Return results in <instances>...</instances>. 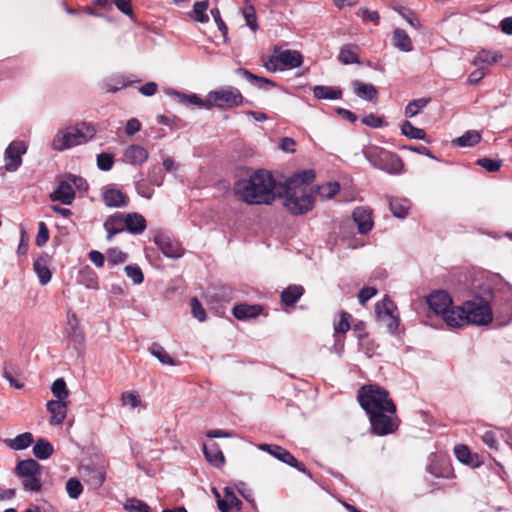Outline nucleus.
Wrapping results in <instances>:
<instances>
[{
    "instance_id": "1",
    "label": "nucleus",
    "mask_w": 512,
    "mask_h": 512,
    "mask_svg": "<svg viewBox=\"0 0 512 512\" xmlns=\"http://www.w3.org/2000/svg\"><path fill=\"white\" fill-rule=\"evenodd\" d=\"M233 192L250 205L271 204L277 195H282L272 174L263 170L253 173L249 178L236 181Z\"/></svg>"
},
{
    "instance_id": "2",
    "label": "nucleus",
    "mask_w": 512,
    "mask_h": 512,
    "mask_svg": "<svg viewBox=\"0 0 512 512\" xmlns=\"http://www.w3.org/2000/svg\"><path fill=\"white\" fill-rule=\"evenodd\" d=\"M315 174L305 170L294 174L286 180L283 190L284 206L292 215H302L311 211L315 199L307 184L312 182Z\"/></svg>"
},
{
    "instance_id": "3",
    "label": "nucleus",
    "mask_w": 512,
    "mask_h": 512,
    "mask_svg": "<svg viewBox=\"0 0 512 512\" xmlns=\"http://www.w3.org/2000/svg\"><path fill=\"white\" fill-rule=\"evenodd\" d=\"M358 400L361 407L369 415L374 412L396 413V406L389 393L379 385H364L358 391Z\"/></svg>"
},
{
    "instance_id": "4",
    "label": "nucleus",
    "mask_w": 512,
    "mask_h": 512,
    "mask_svg": "<svg viewBox=\"0 0 512 512\" xmlns=\"http://www.w3.org/2000/svg\"><path fill=\"white\" fill-rule=\"evenodd\" d=\"M95 133L96 130L92 125L80 122L59 130L53 138L51 146L55 151H63L88 142L95 136Z\"/></svg>"
},
{
    "instance_id": "5",
    "label": "nucleus",
    "mask_w": 512,
    "mask_h": 512,
    "mask_svg": "<svg viewBox=\"0 0 512 512\" xmlns=\"http://www.w3.org/2000/svg\"><path fill=\"white\" fill-rule=\"evenodd\" d=\"M464 310H458V322L454 318H449V323L455 327H462L467 324L487 325L492 321V310L489 303L481 298H475L471 301H465Z\"/></svg>"
},
{
    "instance_id": "6",
    "label": "nucleus",
    "mask_w": 512,
    "mask_h": 512,
    "mask_svg": "<svg viewBox=\"0 0 512 512\" xmlns=\"http://www.w3.org/2000/svg\"><path fill=\"white\" fill-rule=\"evenodd\" d=\"M366 159L375 168L389 174H401L403 162L399 156L380 147H371L365 152Z\"/></svg>"
},
{
    "instance_id": "7",
    "label": "nucleus",
    "mask_w": 512,
    "mask_h": 512,
    "mask_svg": "<svg viewBox=\"0 0 512 512\" xmlns=\"http://www.w3.org/2000/svg\"><path fill=\"white\" fill-rule=\"evenodd\" d=\"M207 108L213 106L219 108L237 107L243 102V96L235 87H226L219 90L210 91L207 95Z\"/></svg>"
},
{
    "instance_id": "8",
    "label": "nucleus",
    "mask_w": 512,
    "mask_h": 512,
    "mask_svg": "<svg viewBox=\"0 0 512 512\" xmlns=\"http://www.w3.org/2000/svg\"><path fill=\"white\" fill-rule=\"evenodd\" d=\"M396 413L374 412L369 414L372 431L379 436L391 434L398 428Z\"/></svg>"
},
{
    "instance_id": "9",
    "label": "nucleus",
    "mask_w": 512,
    "mask_h": 512,
    "mask_svg": "<svg viewBox=\"0 0 512 512\" xmlns=\"http://www.w3.org/2000/svg\"><path fill=\"white\" fill-rule=\"evenodd\" d=\"M27 152V145L23 141H12L4 152V169L15 172L22 164V156Z\"/></svg>"
},
{
    "instance_id": "10",
    "label": "nucleus",
    "mask_w": 512,
    "mask_h": 512,
    "mask_svg": "<svg viewBox=\"0 0 512 512\" xmlns=\"http://www.w3.org/2000/svg\"><path fill=\"white\" fill-rule=\"evenodd\" d=\"M153 240L161 252L168 258L177 259L184 254L181 244L164 233L156 234Z\"/></svg>"
},
{
    "instance_id": "11",
    "label": "nucleus",
    "mask_w": 512,
    "mask_h": 512,
    "mask_svg": "<svg viewBox=\"0 0 512 512\" xmlns=\"http://www.w3.org/2000/svg\"><path fill=\"white\" fill-rule=\"evenodd\" d=\"M452 303L450 294L443 290L434 291L427 298L429 308L441 316L452 307Z\"/></svg>"
},
{
    "instance_id": "12",
    "label": "nucleus",
    "mask_w": 512,
    "mask_h": 512,
    "mask_svg": "<svg viewBox=\"0 0 512 512\" xmlns=\"http://www.w3.org/2000/svg\"><path fill=\"white\" fill-rule=\"evenodd\" d=\"M148 157L149 153L143 146L131 144L124 149L122 161L133 166H141L147 161Z\"/></svg>"
},
{
    "instance_id": "13",
    "label": "nucleus",
    "mask_w": 512,
    "mask_h": 512,
    "mask_svg": "<svg viewBox=\"0 0 512 512\" xmlns=\"http://www.w3.org/2000/svg\"><path fill=\"white\" fill-rule=\"evenodd\" d=\"M49 197L52 201H59L63 205H71L75 199V191L72 184L64 179L59 182Z\"/></svg>"
},
{
    "instance_id": "14",
    "label": "nucleus",
    "mask_w": 512,
    "mask_h": 512,
    "mask_svg": "<svg viewBox=\"0 0 512 512\" xmlns=\"http://www.w3.org/2000/svg\"><path fill=\"white\" fill-rule=\"evenodd\" d=\"M102 200L109 208H121L128 205V197L116 188H106L102 193Z\"/></svg>"
},
{
    "instance_id": "15",
    "label": "nucleus",
    "mask_w": 512,
    "mask_h": 512,
    "mask_svg": "<svg viewBox=\"0 0 512 512\" xmlns=\"http://www.w3.org/2000/svg\"><path fill=\"white\" fill-rule=\"evenodd\" d=\"M125 224V213L117 212L110 215L104 222L107 239L111 241L116 234L125 231Z\"/></svg>"
},
{
    "instance_id": "16",
    "label": "nucleus",
    "mask_w": 512,
    "mask_h": 512,
    "mask_svg": "<svg viewBox=\"0 0 512 512\" xmlns=\"http://www.w3.org/2000/svg\"><path fill=\"white\" fill-rule=\"evenodd\" d=\"M47 410L51 414L50 424L60 425L67 416V402L62 400H50L46 404Z\"/></svg>"
},
{
    "instance_id": "17",
    "label": "nucleus",
    "mask_w": 512,
    "mask_h": 512,
    "mask_svg": "<svg viewBox=\"0 0 512 512\" xmlns=\"http://www.w3.org/2000/svg\"><path fill=\"white\" fill-rule=\"evenodd\" d=\"M360 234L368 233L373 227L371 212L364 207H357L352 214Z\"/></svg>"
},
{
    "instance_id": "18",
    "label": "nucleus",
    "mask_w": 512,
    "mask_h": 512,
    "mask_svg": "<svg viewBox=\"0 0 512 512\" xmlns=\"http://www.w3.org/2000/svg\"><path fill=\"white\" fill-rule=\"evenodd\" d=\"M34 271L39 279L41 285H47L52 277L49 269V257L47 254L39 256L33 264Z\"/></svg>"
},
{
    "instance_id": "19",
    "label": "nucleus",
    "mask_w": 512,
    "mask_h": 512,
    "mask_svg": "<svg viewBox=\"0 0 512 512\" xmlns=\"http://www.w3.org/2000/svg\"><path fill=\"white\" fill-rule=\"evenodd\" d=\"M274 53L278 54V60H280V64L283 67L296 68L303 62L302 55L295 50L280 51L278 48H275Z\"/></svg>"
},
{
    "instance_id": "20",
    "label": "nucleus",
    "mask_w": 512,
    "mask_h": 512,
    "mask_svg": "<svg viewBox=\"0 0 512 512\" xmlns=\"http://www.w3.org/2000/svg\"><path fill=\"white\" fill-rule=\"evenodd\" d=\"M125 231L131 234H141L147 227L145 218L136 212L125 213Z\"/></svg>"
},
{
    "instance_id": "21",
    "label": "nucleus",
    "mask_w": 512,
    "mask_h": 512,
    "mask_svg": "<svg viewBox=\"0 0 512 512\" xmlns=\"http://www.w3.org/2000/svg\"><path fill=\"white\" fill-rule=\"evenodd\" d=\"M241 501L236 497L231 488L224 489V498L218 499L217 507L221 512H231L234 508L236 511L241 509Z\"/></svg>"
},
{
    "instance_id": "22",
    "label": "nucleus",
    "mask_w": 512,
    "mask_h": 512,
    "mask_svg": "<svg viewBox=\"0 0 512 512\" xmlns=\"http://www.w3.org/2000/svg\"><path fill=\"white\" fill-rule=\"evenodd\" d=\"M15 473L20 477L41 475L42 467L36 460L26 459L17 463Z\"/></svg>"
},
{
    "instance_id": "23",
    "label": "nucleus",
    "mask_w": 512,
    "mask_h": 512,
    "mask_svg": "<svg viewBox=\"0 0 512 512\" xmlns=\"http://www.w3.org/2000/svg\"><path fill=\"white\" fill-rule=\"evenodd\" d=\"M258 448L262 451L268 452L270 455L274 456L287 465L291 462L296 463V458L288 450L281 446L272 444H259Z\"/></svg>"
},
{
    "instance_id": "24",
    "label": "nucleus",
    "mask_w": 512,
    "mask_h": 512,
    "mask_svg": "<svg viewBox=\"0 0 512 512\" xmlns=\"http://www.w3.org/2000/svg\"><path fill=\"white\" fill-rule=\"evenodd\" d=\"M203 452L207 461L215 467H220L224 464L225 458L217 444L203 446Z\"/></svg>"
},
{
    "instance_id": "25",
    "label": "nucleus",
    "mask_w": 512,
    "mask_h": 512,
    "mask_svg": "<svg viewBox=\"0 0 512 512\" xmlns=\"http://www.w3.org/2000/svg\"><path fill=\"white\" fill-rule=\"evenodd\" d=\"M355 94L368 101H372L378 97V91L372 84L362 83L358 80L352 82Z\"/></svg>"
},
{
    "instance_id": "26",
    "label": "nucleus",
    "mask_w": 512,
    "mask_h": 512,
    "mask_svg": "<svg viewBox=\"0 0 512 512\" xmlns=\"http://www.w3.org/2000/svg\"><path fill=\"white\" fill-rule=\"evenodd\" d=\"M261 310L259 305L239 304L233 308V315L239 320H245L258 316Z\"/></svg>"
},
{
    "instance_id": "27",
    "label": "nucleus",
    "mask_w": 512,
    "mask_h": 512,
    "mask_svg": "<svg viewBox=\"0 0 512 512\" xmlns=\"http://www.w3.org/2000/svg\"><path fill=\"white\" fill-rule=\"evenodd\" d=\"M34 442V437L30 432H24L13 439L5 440V444L13 450H24Z\"/></svg>"
},
{
    "instance_id": "28",
    "label": "nucleus",
    "mask_w": 512,
    "mask_h": 512,
    "mask_svg": "<svg viewBox=\"0 0 512 512\" xmlns=\"http://www.w3.org/2000/svg\"><path fill=\"white\" fill-rule=\"evenodd\" d=\"M304 289L299 285H290L281 293V301L286 306L294 305L303 295Z\"/></svg>"
},
{
    "instance_id": "29",
    "label": "nucleus",
    "mask_w": 512,
    "mask_h": 512,
    "mask_svg": "<svg viewBox=\"0 0 512 512\" xmlns=\"http://www.w3.org/2000/svg\"><path fill=\"white\" fill-rule=\"evenodd\" d=\"M411 208V203L406 198H393L390 200V210L397 218H405Z\"/></svg>"
},
{
    "instance_id": "30",
    "label": "nucleus",
    "mask_w": 512,
    "mask_h": 512,
    "mask_svg": "<svg viewBox=\"0 0 512 512\" xmlns=\"http://www.w3.org/2000/svg\"><path fill=\"white\" fill-rule=\"evenodd\" d=\"M208 7V0L196 1L193 5L190 17L196 22L207 23L209 21V15L207 14Z\"/></svg>"
},
{
    "instance_id": "31",
    "label": "nucleus",
    "mask_w": 512,
    "mask_h": 512,
    "mask_svg": "<svg viewBox=\"0 0 512 512\" xmlns=\"http://www.w3.org/2000/svg\"><path fill=\"white\" fill-rule=\"evenodd\" d=\"M502 59V55L498 52H491L489 50H481L474 57L472 64L479 66L480 64L492 65Z\"/></svg>"
},
{
    "instance_id": "32",
    "label": "nucleus",
    "mask_w": 512,
    "mask_h": 512,
    "mask_svg": "<svg viewBox=\"0 0 512 512\" xmlns=\"http://www.w3.org/2000/svg\"><path fill=\"white\" fill-rule=\"evenodd\" d=\"M313 94L317 99L335 100L341 98L342 91L330 86L319 85L314 87Z\"/></svg>"
},
{
    "instance_id": "33",
    "label": "nucleus",
    "mask_w": 512,
    "mask_h": 512,
    "mask_svg": "<svg viewBox=\"0 0 512 512\" xmlns=\"http://www.w3.org/2000/svg\"><path fill=\"white\" fill-rule=\"evenodd\" d=\"M53 446L46 439L40 438L33 446V454L40 460H45L53 454Z\"/></svg>"
},
{
    "instance_id": "34",
    "label": "nucleus",
    "mask_w": 512,
    "mask_h": 512,
    "mask_svg": "<svg viewBox=\"0 0 512 512\" xmlns=\"http://www.w3.org/2000/svg\"><path fill=\"white\" fill-rule=\"evenodd\" d=\"M132 82V80L127 79L123 75H115L104 82V88L106 92H116L129 86Z\"/></svg>"
},
{
    "instance_id": "35",
    "label": "nucleus",
    "mask_w": 512,
    "mask_h": 512,
    "mask_svg": "<svg viewBox=\"0 0 512 512\" xmlns=\"http://www.w3.org/2000/svg\"><path fill=\"white\" fill-rule=\"evenodd\" d=\"M401 132L410 139L426 140V132L424 129L415 127L409 121H404L401 125Z\"/></svg>"
},
{
    "instance_id": "36",
    "label": "nucleus",
    "mask_w": 512,
    "mask_h": 512,
    "mask_svg": "<svg viewBox=\"0 0 512 512\" xmlns=\"http://www.w3.org/2000/svg\"><path fill=\"white\" fill-rule=\"evenodd\" d=\"M394 41H395V46L398 49H400L401 51L409 52L413 48L409 35L403 29H400V28L395 29Z\"/></svg>"
},
{
    "instance_id": "37",
    "label": "nucleus",
    "mask_w": 512,
    "mask_h": 512,
    "mask_svg": "<svg viewBox=\"0 0 512 512\" xmlns=\"http://www.w3.org/2000/svg\"><path fill=\"white\" fill-rule=\"evenodd\" d=\"M396 312V306L393 301L388 297L384 298L382 301L377 302L375 305V313L377 319H381L383 317H388L389 315Z\"/></svg>"
},
{
    "instance_id": "38",
    "label": "nucleus",
    "mask_w": 512,
    "mask_h": 512,
    "mask_svg": "<svg viewBox=\"0 0 512 512\" xmlns=\"http://www.w3.org/2000/svg\"><path fill=\"white\" fill-rule=\"evenodd\" d=\"M355 49L356 47L352 45H344L338 55L339 61L344 65L359 63V57Z\"/></svg>"
},
{
    "instance_id": "39",
    "label": "nucleus",
    "mask_w": 512,
    "mask_h": 512,
    "mask_svg": "<svg viewBox=\"0 0 512 512\" xmlns=\"http://www.w3.org/2000/svg\"><path fill=\"white\" fill-rule=\"evenodd\" d=\"M481 140V135L479 132L475 130H469L462 136L458 137L453 141L454 144L460 147H470L477 143H479Z\"/></svg>"
},
{
    "instance_id": "40",
    "label": "nucleus",
    "mask_w": 512,
    "mask_h": 512,
    "mask_svg": "<svg viewBox=\"0 0 512 512\" xmlns=\"http://www.w3.org/2000/svg\"><path fill=\"white\" fill-rule=\"evenodd\" d=\"M149 351L151 354L157 358L162 364L165 365H176V362L173 360V358L167 353V351L164 349L163 346H161L158 343H153Z\"/></svg>"
},
{
    "instance_id": "41",
    "label": "nucleus",
    "mask_w": 512,
    "mask_h": 512,
    "mask_svg": "<svg viewBox=\"0 0 512 512\" xmlns=\"http://www.w3.org/2000/svg\"><path fill=\"white\" fill-rule=\"evenodd\" d=\"M430 99L428 98H419L410 101L405 108V116L407 118H412L418 115L429 103Z\"/></svg>"
},
{
    "instance_id": "42",
    "label": "nucleus",
    "mask_w": 512,
    "mask_h": 512,
    "mask_svg": "<svg viewBox=\"0 0 512 512\" xmlns=\"http://www.w3.org/2000/svg\"><path fill=\"white\" fill-rule=\"evenodd\" d=\"M51 391L56 397V400L66 401L69 396V390L63 378H58L52 383Z\"/></svg>"
},
{
    "instance_id": "43",
    "label": "nucleus",
    "mask_w": 512,
    "mask_h": 512,
    "mask_svg": "<svg viewBox=\"0 0 512 512\" xmlns=\"http://www.w3.org/2000/svg\"><path fill=\"white\" fill-rule=\"evenodd\" d=\"M340 190L338 182H328L317 187V193L323 199H331Z\"/></svg>"
},
{
    "instance_id": "44",
    "label": "nucleus",
    "mask_w": 512,
    "mask_h": 512,
    "mask_svg": "<svg viewBox=\"0 0 512 512\" xmlns=\"http://www.w3.org/2000/svg\"><path fill=\"white\" fill-rule=\"evenodd\" d=\"M65 488L71 499H78L83 492V485L76 477L68 479Z\"/></svg>"
},
{
    "instance_id": "45",
    "label": "nucleus",
    "mask_w": 512,
    "mask_h": 512,
    "mask_svg": "<svg viewBox=\"0 0 512 512\" xmlns=\"http://www.w3.org/2000/svg\"><path fill=\"white\" fill-rule=\"evenodd\" d=\"M243 17L245 19L246 25L252 30H258L259 26L257 23V15L255 12V8L252 5H247L242 10Z\"/></svg>"
},
{
    "instance_id": "46",
    "label": "nucleus",
    "mask_w": 512,
    "mask_h": 512,
    "mask_svg": "<svg viewBox=\"0 0 512 512\" xmlns=\"http://www.w3.org/2000/svg\"><path fill=\"white\" fill-rule=\"evenodd\" d=\"M124 508L127 512H151L150 507L146 503L136 498L127 499Z\"/></svg>"
},
{
    "instance_id": "47",
    "label": "nucleus",
    "mask_w": 512,
    "mask_h": 512,
    "mask_svg": "<svg viewBox=\"0 0 512 512\" xmlns=\"http://www.w3.org/2000/svg\"><path fill=\"white\" fill-rule=\"evenodd\" d=\"M22 485L25 490L39 492L42 488L41 475L22 477Z\"/></svg>"
},
{
    "instance_id": "48",
    "label": "nucleus",
    "mask_w": 512,
    "mask_h": 512,
    "mask_svg": "<svg viewBox=\"0 0 512 512\" xmlns=\"http://www.w3.org/2000/svg\"><path fill=\"white\" fill-rule=\"evenodd\" d=\"M174 95L177 97V99L184 104H191V105H197L200 107H206L207 108V100L203 101L201 100L196 94H190L186 95L184 93L175 92Z\"/></svg>"
},
{
    "instance_id": "49",
    "label": "nucleus",
    "mask_w": 512,
    "mask_h": 512,
    "mask_svg": "<svg viewBox=\"0 0 512 512\" xmlns=\"http://www.w3.org/2000/svg\"><path fill=\"white\" fill-rule=\"evenodd\" d=\"M114 164V155L102 152L97 155V167L102 171H109Z\"/></svg>"
},
{
    "instance_id": "50",
    "label": "nucleus",
    "mask_w": 512,
    "mask_h": 512,
    "mask_svg": "<svg viewBox=\"0 0 512 512\" xmlns=\"http://www.w3.org/2000/svg\"><path fill=\"white\" fill-rule=\"evenodd\" d=\"M126 275L128 278L132 280L134 284H141L144 280V275L142 273V270L138 266L133 265H127L124 268Z\"/></svg>"
},
{
    "instance_id": "51",
    "label": "nucleus",
    "mask_w": 512,
    "mask_h": 512,
    "mask_svg": "<svg viewBox=\"0 0 512 512\" xmlns=\"http://www.w3.org/2000/svg\"><path fill=\"white\" fill-rule=\"evenodd\" d=\"M126 259H127V255L123 251H121L117 248L110 249L107 252V260H108V263L111 265L121 264V263L125 262Z\"/></svg>"
},
{
    "instance_id": "52",
    "label": "nucleus",
    "mask_w": 512,
    "mask_h": 512,
    "mask_svg": "<svg viewBox=\"0 0 512 512\" xmlns=\"http://www.w3.org/2000/svg\"><path fill=\"white\" fill-rule=\"evenodd\" d=\"M351 315L347 312H341L340 319L334 324L336 333H346L350 329Z\"/></svg>"
},
{
    "instance_id": "53",
    "label": "nucleus",
    "mask_w": 512,
    "mask_h": 512,
    "mask_svg": "<svg viewBox=\"0 0 512 512\" xmlns=\"http://www.w3.org/2000/svg\"><path fill=\"white\" fill-rule=\"evenodd\" d=\"M121 400H122L123 405H129L132 408H136V407L140 406V404H141L140 396L135 391L123 393Z\"/></svg>"
},
{
    "instance_id": "54",
    "label": "nucleus",
    "mask_w": 512,
    "mask_h": 512,
    "mask_svg": "<svg viewBox=\"0 0 512 512\" xmlns=\"http://www.w3.org/2000/svg\"><path fill=\"white\" fill-rule=\"evenodd\" d=\"M191 311L193 316L200 322H203L206 320V312L205 309L202 307L199 300L194 297L191 299Z\"/></svg>"
},
{
    "instance_id": "55",
    "label": "nucleus",
    "mask_w": 512,
    "mask_h": 512,
    "mask_svg": "<svg viewBox=\"0 0 512 512\" xmlns=\"http://www.w3.org/2000/svg\"><path fill=\"white\" fill-rule=\"evenodd\" d=\"M478 165L482 168L486 169L489 172H495L498 171L502 165V162L500 160H494L490 158H481L477 161Z\"/></svg>"
},
{
    "instance_id": "56",
    "label": "nucleus",
    "mask_w": 512,
    "mask_h": 512,
    "mask_svg": "<svg viewBox=\"0 0 512 512\" xmlns=\"http://www.w3.org/2000/svg\"><path fill=\"white\" fill-rule=\"evenodd\" d=\"M49 239V231L44 222H40L38 226V233L35 239V244L38 247L44 246Z\"/></svg>"
},
{
    "instance_id": "57",
    "label": "nucleus",
    "mask_w": 512,
    "mask_h": 512,
    "mask_svg": "<svg viewBox=\"0 0 512 512\" xmlns=\"http://www.w3.org/2000/svg\"><path fill=\"white\" fill-rule=\"evenodd\" d=\"M3 377L9 382V384L15 389H22L23 383L13 376V370L11 367L5 366L3 368Z\"/></svg>"
},
{
    "instance_id": "58",
    "label": "nucleus",
    "mask_w": 512,
    "mask_h": 512,
    "mask_svg": "<svg viewBox=\"0 0 512 512\" xmlns=\"http://www.w3.org/2000/svg\"><path fill=\"white\" fill-rule=\"evenodd\" d=\"M362 123L372 128H380L384 125L383 119L372 113L364 116L362 118Z\"/></svg>"
},
{
    "instance_id": "59",
    "label": "nucleus",
    "mask_w": 512,
    "mask_h": 512,
    "mask_svg": "<svg viewBox=\"0 0 512 512\" xmlns=\"http://www.w3.org/2000/svg\"><path fill=\"white\" fill-rule=\"evenodd\" d=\"M211 15L214 18V21H215L218 29L222 32L224 40L226 41L227 33H228V28H227L225 22L221 18L220 11L218 9H212L211 10Z\"/></svg>"
},
{
    "instance_id": "60",
    "label": "nucleus",
    "mask_w": 512,
    "mask_h": 512,
    "mask_svg": "<svg viewBox=\"0 0 512 512\" xmlns=\"http://www.w3.org/2000/svg\"><path fill=\"white\" fill-rule=\"evenodd\" d=\"M379 321L387 327L389 332H394L399 325V318L395 313L389 315L388 317H383L379 319Z\"/></svg>"
},
{
    "instance_id": "61",
    "label": "nucleus",
    "mask_w": 512,
    "mask_h": 512,
    "mask_svg": "<svg viewBox=\"0 0 512 512\" xmlns=\"http://www.w3.org/2000/svg\"><path fill=\"white\" fill-rule=\"evenodd\" d=\"M65 179L72 184V188L74 190L75 189H78V190H86L87 189L86 180L80 176L69 174Z\"/></svg>"
},
{
    "instance_id": "62",
    "label": "nucleus",
    "mask_w": 512,
    "mask_h": 512,
    "mask_svg": "<svg viewBox=\"0 0 512 512\" xmlns=\"http://www.w3.org/2000/svg\"><path fill=\"white\" fill-rule=\"evenodd\" d=\"M454 453H455L456 458L464 464L467 462V460L471 456V452L469 451L468 447L465 445H456L454 448Z\"/></svg>"
},
{
    "instance_id": "63",
    "label": "nucleus",
    "mask_w": 512,
    "mask_h": 512,
    "mask_svg": "<svg viewBox=\"0 0 512 512\" xmlns=\"http://www.w3.org/2000/svg\"><path fill=\"white\" fill-rule=\"evenodd\" d=\"M377 294V289L374 287H364L360 290L358 298L361 305H365V303L370 300L373 296Z\"/></svg>"
},
{
    "instance_id": "64",
    "label": "nucleus",
    "mask_w": 512,
    "mask_h": 512,
    "mask_svg": "<svg viewBox=\"0 0 512 512\" xmlns=\"http://www.w3.org/2000/svg\"><path fill=\"white\" fill-rule=\"evenodd\" d=\"M397 11L399 12V14L406 19V21L414 28H419L420 27V23L418 21V19L414 16V14L407 10L406 8H403V7H400L399 9H397Z\"/></svg>"
}]
</instances>
